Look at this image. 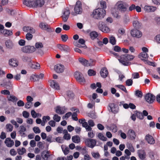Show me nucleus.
Returning a JSON list of instances; mask_svg holds the SVG:
<instances>
[{"mask_svg":"<svg viewBox=\"0 0 160 160\" xmlns=\"http://www.w3.org/2000/svg\"><path fill=\"white\" fill-rule=\"evenodd\" d=\"M99 29L105 33H108L110 32L109 28L102 22H99L98 25Z\"/></svg>","mask_w":160,"mask_h":160,"instance_id":"9d476101","label":"nucleus"},{"mask_svg":"<svg viewBox=\"0 0 160 160\" xmlns=\"http://www.w3.org/2000/svg\"><path fill=\"white\" fill-rule=\"evenodd\" d=\"M79 62L85 66H87L88 61L84 58H81L79 59Z\"/></svg>","mask_w":160,"mask_h":160,"instance_id":"4c0bfd02","label":"nucleus"},{"mask_svg":"<svg viewBox=\"0 0 160 160\" xmlns=\"http://www.w3.org/2000/svg\"><path fill=\"white\" fill-rule=\"evenodd\" d=\"M145 101L148 103L151 104L152 103L155 99V97L152 94L148 93L144 96Z\"/></svg>","mask_w":160,"mask_h":160,"instance_id":"0eeeda50","label":"nucleus"},{"mask_svg":"<svg viewBox=\"0 0 160 160\" xmlns=\"http://www.w3.org/2000/svg\"><path fill=\"white\" fill-rule=\"evenodd\" d=\"M70 13V12L69 10L66 9L63 12V15L62 17L63 21L64 22H66L67 21L68 18Z\"/></svg>","mask_w":160,"mask_h":160,"instance_id":"dca6fc26","label":"nucleus"},{"mask_svg":"<svg viewBox=\"0 0 160 160\" xmlns=\"http://www.w3.org/2000/svg\"><path fill=\"white\" fill-rule=\"evenodd\" d=\"M106 14V11L103 9L98 8L94 10L92 16L93 18L97 19H101L103 18Z\"/></svg>","mask_w":160,"mask_h":160,"instance_id":"7ed1b4c3","label":"nucleus"},{"mask_svg":"<svg viewBox=\"0 0 160 160\" xmlns=\"http://www.w3.org/2000/svg\"><path fill=\"white\" fill-rule=\"evenodd\" d=\"M61 38L62 41L64 42H66L68 39V36L66 34L62 35Z\"/></svg>","mask_w":160,"mask_h":160,"instance_id":"0e129e2a","label":"nucleus"},{"mask_svg":"<svg viewBox=\"0 0 160 160\" xmlns=\"http://www.w3.org/2000/svg\"><path fill=\"white\" fill-rule=\"evenodd\" d=\"M18 61L14 58H11L8 61V64L10 67L13 68L17 67L18 65Z\"/></svg>","mask_w":160,"mask_h":160,"instance_id":"2eb2a0df","label":"nucleus"},{"mask_svg":"<svg viewBox=\"0 0 160 160\" xmlns=\"http://www.w3.org/2000/svg\"><path fill=\"white\" fill-rule=\"evenodd\" d=\"M107 129H110L111 130H114L117 129V127L114 124H112L111 125L110 127L107 126Z\"/></svg>","mask_w":160,"mask_h":160,"instance_id":"13d9d810","label":"nucleus"},{"mask_svg":"<svg viewBox=\"0 0 160 160\" xmlns=\"http://www.w3.org/2000/svg\"><path fill=\"white\" fill-rule=\"evenodd\" d=\"M57 47L61 51L69 52L70 51L69 47L67 45L58 44L57 45Z\"/></svg>","mask_w":160,"mask_h":160,"instance_id":"f3484780","label":"nucleus"},{"mask_svg":"<svg viewBox=\"0 0 160 160\" xmlns=\"http://www.w3.org/2000/svg\"><path fill=\"white\" fill-rule=\"evenodd\" d=\"M31 67L32 68L34 69H39L40 68V64L37 62H34L31 63Z\"/></svg>","mask_w":160,"mask_h":160,"instance_id":"c85d7f7f","label":"nucleus"},{"mask_svg":"<svg viewBox=\"0 0 160 160\" xmlns=\"http://www.w3.org/2000/svg\"><path fill=\"white\" fill-rule=\"evenodd\" d=\"M32 37V35L30 33H27L26 35V38L28 40H31Z\"/></svg>","mask_w":160,"mask_h":160,"instance_id":"4d7b16f0","label":"nucleus"},{"mask_svg":"<svg viewBox=\"0 0 160 160\" xmlns=\"http://www.w3.org/2000/svg\"><path fill=\"white\" fill-rule=\"evenodd\" d=\"M144 10L147 12H151L155 11L157 8L155 7L146 5L144 7Z\"/></svg>","mask_w":160,"mask_h":160,"instance_id":"412c9836","label":"nucleus"},{"mask_svg":"<svg viewBox=\"0 0 160 160\" xmlns=\"http://www.w3.org/2000/svg\"><path fill=\"white\" fill-rule=\"evenodd\" d=\"M44 0H24L23 1V4L24 5L27 7L33 8L41 7L44 4Z\"/></svg>","mask_w":160,"mask_h":160,"instance_id":"f257e3e1","label":"nucleus"},{"mask_svg":"<svg viewBox=\"0 0 160 160\" xmlns=\"http://www.w3.org/2000/svg\"><path fill=\"white\" fill-rule=\"evenodd\" d=\"M145 139L150 144H153L155 143V140L153 137L149 134L146 136Z\"/></svg>","mask_w":160,"mask_h":160,"instance_id":"b1692460","label":"nucleus"},{"mask_svg":"<svg viewBox=\"0 0 160 160\" xmlns=\"http://www.w3.org/2000/svg\"><path fill=\"white\" fill-rule=\"evenodd\" d=\"M138 156L140 159L142 160H144L146 158V153L144 150H139L138 152Z\"/></svg>","mask_w":160,"mask_h":160,"instance_id":"aec40b11","label":"nucleus"},{"mask_svg":"<svg viewBox=\"0 0 160 160\" xmlns=\"http://www.w3.org/2000/svg\"><path fill=\"white\" fill-rule=\"evenodd\" d=\"M88 74L90 76H94L95 75L96 72L93 70L89 69L88 71Z\"/></svg>","mask_w":160,"mask_h":160,"instance_id":"bf43d9fd","label":"nucleus"},{"mask_svg":"<svg viewBox=\"0 0 160 160\" xmlns=\"http://www.w3.org/2000/svg\"><path fill=\"white\" fill-rule=\"evenodd\" d=\"M3 86L5 87V88L7 89H10L12 88V85L11 82L9 80H6L3 83L1 84Z\"/></svg>","mask_w":160,"mask_h":160,"instance_id":"a878e982","label":"nucleus"},{"mask_svg":"<svg viewBox=\"0 0 160 160\" xmlns=\"http://www.w3.org/2000/svg\"><path fill=\"white\" fill-rule=\"evenodd\" d=\"M116 8H117V10H119L122 12H124L127 9V6L122 1H119L115 5V8L112 9V13L114 17H117L118 12L116 10Z\"/></svg>","mask_w":160,"mask_h":160,"instance_id":"f03ea898","label":"nucleus"},{"mask_svg":"<svg viewBox=\"0 0 160 160\" xmlns=\"http://www.w3.org/2000/svg\"><path fill=\"white\" fill-rule=\"evenodd\" d=\"M134 114L136 115L137 117L139 119H143L144 116L142 112L136 111L134 112Z\"/></svg>","mask_w":160,"mask_h":160,"instance_id":"473e14b6","label":"nucleus"},{"mask_svg":"<svg viewBox=\"0 0 160 160\" xmlns=\"http://www.w3.org/2000/svg\"><path fill=\"white\" fill-rule=\"evenodd\" d=\"M82 12V9L81 2L78 1L75 4L74 8L73 11L71 13V14L73 16H76L78 15L81 14Z\"/></svg>","mask_w":160,"mask_h":160,"instance_id":"20e7f679","label":"nucleus"},{"mask_svg":"<svg viewBox=\"0 0 160 160\" xmlns=\"http://www.w3.org/2000/svg\"><path fill=\"white\" fill-rule=\"evenodd\" d=\"M92 157L96 159L99 158L100 156L99 153L98 152H92Z\"/></svg>","mask_w":160,"mask_h":160,"instance_id":"6e6d98bb","label":"nucleus"},{"mask_svg":"<svg viewBox=\"0 0 160 160\" xmlns=\"http://www.w3.org/2000/svg\"><path fill=\"white\" fill-rule=\"evenodd\" d=\"M100 74L102 78H105L108 74V71L106 68H103L101 69Z\"/></svg>","mask_w":160,"mask_h":160,"instance_id":"393cba45","label":"nucleus"},{"mask_svg":"<svg viewBox=\"0 0 160 160\" xmlns=\"http://www.w3.org/2000/svg\"><path fill=\"white\" fill-rule=\"evenodd\" d=\"M123 22L125 24L127 23L129 21V17L127 16H125L123 18Z\"/></svg>","mask_w":160,"mask_h":160,"instance_id":"338daca9","label":"nucleus"},{"mask_svg":"<svg viewBox=\"0 0 160 160\" xmlns=\"http://www.w3.org/2000/svg\"><path fill=\"white\" fill-rule=\"evenodd\" d=\"M127 57V59L128 62L132 60L134 58V56L132 55L129 54H125Z\"/></svg>","mask_w":160,"mask_h":160,"instance_id":"c03bdc74","label":"nucleus"},{"mask_svg":"<svg viewBox=\"0 0 160 160\" xmlns=\"http://www.w3.org/2000/svg\"><path fill=\"white\" fill-rule=\"evenodd\" d=\"M1 33L6 36L12 34V32L11 31L7 29H3Z\"/></svg>","mask_w":160,"mask_h":160,"instance_id":"c756f323","label":"nucleus"},{"mask_svg":"<svg viewBox=\"0 0 160 160\" xmlns=\"http://www.w3.org/2000/svg\"><path fill=\"white\" fill-rule=\"evenodd\" d=\"M109 42L112 45H115L116 43V40L115 37L111 36L109 38Z\"/></svg>","mask_w":160,"mask_h":160,"instance_id":"79ce46f5","label":"nucleus"},{"mask_svg":"<svg viewBox=\"0 0 160 160\" xmlns=\"http://www.w3.org/2000/svg\"><path fill=\"white\" fill-rule=\"evenodd\" d=\"M115 87L120 89L121 90L124 91L126 93L128 92L126 88L122 85H116Z\"/></svg>","mask_w":160,"mask_h":160,"instance_id":"ea45409f","label":"nucleus"},{"mask_svg":"<svg viewBox=\"0 0 160 160\" xmlns=\"http://www.w3.org/2000/svg\"><path fill=\"white\" fill-rule=\"evenodd\" d=\"M90 36L91 38L93 40L97 38L98 34L96 32L93 31L90 33Z\"/></svg>","mask_w":160,"mask_h":160,"instance_id":"58836bf2","label":"nucleus"},{"mask_svg":"<svg viewBox=\"0 0 160 160\" xmlns=\"http://www.w3.org/2000/svg\"><path fill=\"white\" fill-rule=\"evenodd\" d=\"M44 152H42V154H41L42 157L43 158H46V159H47L50 156V155L49 154V152L48 151H47L46 153L45 154L43 157V155L44 154Z\"/></svg>","mask_w":160,"mask_h":160,"instance_id":"de8ad7c7","label":"nucleus"},{"mask_svg":"<svg viewBox=\"0 0 160 160\" xmlns=\"http://www.w3.org/2000/svg\"><path fill=\"white\" fill-rule=\"evenodd\" d=\"M5 143L8 147H12L14 144V142L13 140H12L10 138H8L6 139Z\"/></svg>","mask_w":160,"mask_h":160,"instance_id":"4be33fe9","label":"nucleus"},{"mask_svg":"<svg viewBox=\"0 0 160 160\" xmlns=\"http://www.w3.org/2000/svg\"><path fill=\"white\" fill-rule=\"evenodd\" d=\"M82 126L88 130H90L92 129L88 125V123L86 122H84L82 124Z\"/></svg>","mask_w":160,"mask_h":160,"instance_id":"49530a36","label":"nucleus"},{"mask_svg":"<svg viewBox=\"0 0 160 160\" xmlns=\"http://www.w3.org/2000/svg\"><path fill=\"white\" fill-rule=\"evenodd\" d=\"M21 50L23 52L30 53L35 52L36 51V49L34 46L28 45L23 47Z\"/></svg>","mask_w":160,"mask_h":160,"instance_id":"39448f33","label":"nucleus"},{"mask_svg":"<svg viewBox=\"0 0 160 160\" xmlns=\"http://www.w3.org/2000/svg\"><path fill=\"white\" fill-rule=\"evenodd\" d=\"M72 140L73 142L75 143H78L80 142V138L78 135L72 136Z\"/></svg>","mask_w":160,"mask_h":160,"instance_id":"2f4dec72","label":"nucleus"},{"mask_svg":"<svg viewBox=\"0 0 160 160\" xmlns=\"http://www.w3.org/2000/svg\"><path fill=\"white\" fill-rule=\"evenodd\" d=\"M133 25L134 27L140 28L142 26V23L138 20H135L133 22Z\"/></svg>","mask_w":160,"mask_h":160,"instance_id":"cd10ccee","label":"nucleus"},{"mask_svg":"<svg viewBox=\"0 0 160 160\" xmlns=\"http://www.w3.org/2000/svg\"><path fill=\"white\" fill-rule=\"evenodd\" d=\"M133 82L132 80L128 79L126 82V85L128 86H130L132 85Z\"/></svg>","mask_w":160,"mask_h":160,"instance_id":"69168bd1","label":"nucleus"},{"mask_svg":"<svg viewBox=\"0 0 160 160\" xmlns=\"http://www.w3.org/2000/svg\"><path fill=\"white\" fill-rule=\"evenodd\" d=\"M78 111L79 112L78 110V109H77V110L76 111V112L73 113L72 116V119L76 121L78 120V118L77 117V112Z\"/></svg>","mask_w":160,"mask_h":160,"instance_id":"603ef678","label":"nucleus"},{"mask_svg":"<svg viewBox=\"0 0 160 160\" xmlns=\"http://www.w3.org/2000/svg\"><path fill=\"white\" fill-rule=\"evenodd\" d=\"M30 78L31 80L34 82L38 81L39 80L38 75L35 74L32 75Z\"/></svg>","mask_w":160,"mask_h":160,"instance_id":"72a5a7b5","label":"nucleus"},{"mask_svg":"<svg viewBox=\"0 0 160 160\" xmlns=\"http://www.w3.org/2000/svg\"><path fill=\"white\" fill-rule=\"evenodd\" d=\"M55 110L56 112L58 114H62L64 113V112L62 111V108L60 106H57L55 108Z\"/></svg>","mask_w":160,"mask_h":160,"instance_id":"c9c22d12","label":"nucleus"},{"mask_svg":"<svg viewBox=\"0 0 160 160\" xmlns=\"http://www.w3.org/2000/svg\"><path fill=\"white\" fill-rule=\"evenodd\" d=\"M128 133L131 140L135 139L136 135L134 131H128Z\"/></svg>","mask_w":160,"mask_h":160,"instance_id":"7c9ffc66","label":"nucleus"},{"mask_svg":"<svg viewBox=\"0 0 160 160\" xmlns=\"http://www.w3.org/2000/svg\"><path fill=\"white\" fill-rule=\"evenodd\" d=\"M50 86L53 88L57 90L59 89V86L58 83L55 81H52L50 82Z\"/></svg>","mask_w":160,"mask_h":160,"instance_id":"bb28decb","label":"nucleus"},{"mask_svg":"<svg viewBox=\"0 0 160 160\" xmlns=\"http://www.w3.org/2000/svg\"><path fill=\"white\" fill-rule=\"evenodd\" d=\"M132 76L134 79L138 78L140 77L139 74L138 72L133 73Z\"/></svg>","mask_w":160,"mask_h":160,"instance_id":"e2e57ef3","label":"nucleus"},{"mask_svg":"<svg viewBox=\"0 0 160 160\" xmlns=\"http://www.w3.org/2000/svg\"><path fill=\"white\" fill-rule=\"evenodd\" d=\"M61 148L65 155H67L69 153V149L68 147H66L64 149L62 146Z\"/></svg>","mask_w":160,"mask_h":160,"instance_id":"8fccbe9b","label":"nucleus"},{"mask_svg":"<svg viewBox=\"0 0 160 160\" xmlns=\"http://www.w3.org/2000/svg\"><path fill=\"white\" fill-rule=\"evenodd\" d=\"M5 44L6 48L9 50L12 49L14 47V44L10 40H6L5 42Z\"/></svg>","mask_w":160,"mask_h":160,"instance_id":"6ab92c4d","label":"nucleus"},{"mask_svg":"<svg viewBox=\"0 0 160 160\" xmlns=\"http://www.w3.org/2000/svg\"><path fill=\"white\" fill-rule=\"evenodd\" d=\"M74 76L77 80L81 84L85 82V79L84 78L83 75L80 72H76L74 73Z\"/></svg>","mask_w":160,"mask_h":160,"instance_id":"423d86ee","label":"nucleus"},{"mask_svg":"<svg viewBox=\"0 0 160 160\" xmlns=\"http://www.w3.org/2000/svg\"><path fill=\"white\" fill-rule=\"evenodd\" d=\"M1 93L4 95H9L10 94V92L8 90L6 89L1 91Z\"/></svg>","mask_w":160,"mask_h":160,"instance_id":"774afa93","label":"nucleus"},{"mask_svg":"<svg viewBox=\"0 0 160 160\" xmlns=\"http://www.w3.org/2000/svg\"><path fill=\"white\" fill-rule=\"evenodd\" d=\"M6 128L8 130H12L13 128V126L10 123H8L6 125Z\"/></svg>","mask_w":160,"mask_h":160,"instance_id":"052dcab7","label":"nucleus"},{"mask_svg":"<svg viewBox=\"0 0 160 160\" xmlns=\"http://www.w3.org/2000/svg\"><path fill=\"white\" fill-rule=\"evenodd\" d=\"M135 95L139 98H141L142 96V92L138 90H137L136 91Z\"/></svg>","mask_w":160,"mask_h":160,"instance_id":"3c124183","label":"nucleus"},{"mask_svg":"<svg viewBox=\"0 0 160 160\" xmlns=\"http://www.w3.org/2000/svg\"><path fill=\"white\" fill-rule=\"evenodd\" d=\"M131 34L132 37L137 38H140L142 36V32L136 29L132 30Z\"/></svg>","mask_w":160,"mask_h":160,"instance_id":"9b49d317","label":"nucleus"},{"mask_svg":"<svg viewBox=\"0 0 160 160\" xmlns=\"http://www.w3.org/2000/svg\"><path fill=\"white\" fill-rule=\"evenodd\" d=\"M95 61L92 59H90L89 61H88L87 66H92L95 65Z\"/></svg>","mask_w":160,"mask_h":160,"instance_id":"5fc2aeb1","label":"nucleus"},{"mask_svg":"<svg viewBox=\"0 0 160 160\" xmlns=\"http://www.w3.org/2000/svg\"><path fill=\"white\" fill-rule=\"evenodd\" d=\"M64 66L63 65L58 64L54 66V69L58 73L62 72L64 70Z\"/></svg>","mask_w":160,"mask_h":160,"instance_id":"f8f14e48","label":"nucleus"},{"mask_svg":"<svg viewBox=\"0 0 160 160\" xmlns=\"http://www.w3.org/2000/svg\"><path fill=\"white\" fill-rule=\"evenodd\" d=\"M53 119L57 122H59L61 119V117L59 116L58 115L55 114L54 115L53 117Z\"/></svg>","mask_w":160,"mask_h":160,"instance_id":"a18cd8bd","label":"nucleus"},{"mask_svg":"<svg viewBox=\"0 0 160 160\" xmlns=\"http://www.w3.org/2000/svg\"><path fill=\"white\" fill-rule=\"evenodd\" d=\"M8 100L13 102H16L18 100L17 98L14 95H10L8 97Z\"/></svg>","mask_w":160,"mask_h":160,"instance_id":"f704fd0d","label":"nucleus"},{"mask_svg":"<svg viewBox=\"0 0 160 160\" xmlns=\"http://www.w3.org/2000/svg\"><path fill=\"white\" fill-rule=\"evenodd\" d=\"M50 119V118L49 116H44L42 117V121L46 122H47V120L48 121Z\"/></svg>","mask_w":160,"mask_h":160,"instance_id":"680f3d73","label":"nucleus"},{"mask_svg":"<svg viewBox=\"0 0 160 160\" xmlns=\"http://www.w3.org/2000/svg\"><path fill=\"white\" fill-rule=\"evenodd\" d=\"M35 49H38L42 48L43 47V45L42 43L40 42H36L35 44Z\"/></svg>","mask_w":160,"mask_h":160,"instance_id":"a19ab883","label":"nucleus"},{"mask_svg":"<svg viewBox=\"0 0 160 160\" xmlns=\"http://www.w3.org/2000/svg\"><path fill=\"white\" fill-rule=\"evenodd\" d=\"M23 30L26 32H29L31 33H34L35 32V30L32 27L26 26L23 28Z\"/></svg>","mask_w":160,"mask_h":160,"instance_id":"5701e85b","label":"nucleus"},{"mask_svg":"<svg viewBox=\"0 0 160 160\" xmlns=\"http://www.w3.org/2000/svg\"><path fill=\"white\" fill-rule=\"evenodd\" d=\"M39 27L41 29L44 30H47V31L48 32H52L51 28L46 23L41 22L39 24Z\"/></svg>","mask_w":160,"mask_h":160,"instance_id":"ddd939ff","label":"nucleus"},{"mask_svg":"<svg viewBox=\"0 0 160 160\" xmlns=\"http://www.w3.org/2000/svg\"><path fill=\"white\" fill-rule=\"evenodd\" d=\"M85 143L87 146L93 148L96 145V142L95 139L87 138L85 140Z\"/></svg>","mask_w":160,"mask_h":160,"instance_id":"1a4fd4ad","label":"nucleus"},{"mask_svg":"<svg viewBox=\"0 0 160 160\" xmlns=\"http://www.w3.org/2000/svg\"><path fill=\"white\" fill-rule=\"evenodd\" d=\"M98 137L100 140L103 141H105L107 140V138L104 137V136L102 133H99L98 135Z\"/></svg>","mask_w":160,"mask_h":160,"instance_id":"37998d69","label":"nucleus"},{"mask_svg":"<svg viewBox=\"0 0 160 160\" xmlns=\"http://www.w3.org/2000/svg\"><path fill=\"white\" fill-rule=\"evenodd\" d=\"M100 3L101 7L102 8V9H103L104 10V9L106 8V4L105 1H102L100 2Z\"/></svg>","mask_w":160,"mask_h":160,"instance_id":"09e8293b","label":"nucleus"},{"mask_svg":"<svg viewBox=\"0 0 160 160\" xmlns=\"http://www.w3.org/2000/svg\"><path fill=\"white\" fill-rule=\"evenodd\" d=\"M119 62L122 65L125 66H128L131 64V63L128 62L127 59L125 54H123L118 58Z\"/></svg>","mask_w":160,"mask_h":160,"instance_id":"6e6552de","label":"nucleus"},{"mask_svg":"<svg viewBox=\"0 0 160 160\" xmlns=\"http://www.w3.org/2000/svg\"><path fill=\"white\" fill-rule=\"evenodd\" d=\"M18 153L20 155H22L26 152V150L24 148H19L17 149Z\"/></svg>","mask_w":160,"mask_h":160,"instance_id":"e433bc0d","label":"nucleus"},{"mask_svg":"<svg viewBox=\"0 0 160 160\" xmlns=\"http://www.w3.org/2000/svg\"><path fill=\"white\" fill-rule=\"evenodd\" d=\"M58 133H63L64 134L63 138L67 140L70 139L71 136L70 134L68 133V131H57ZM72 131H68L69 132H71Z\"/></svg>","mask_w":160,"mask_h":160,"instance_id":"4468645a","label":"nucleus"},{"mask_svg":"<svg viewBox=\"0 0 160 160\" xmlns=\"http://www.w3.org/2000/svg\"><path fill=\"white\" fill-rule=\"evenodd\" d=\"M138 57L142 61H146L148 60V55L147 53L142 52L138 55Z\"/></svg>","mask_w":160,"mask_h":160,"instance_id":"a211bd4d","label":"nucleus"},{"mask_svg":"<svg viewBox=\"0 0 160 160\" xmlns=\"http://www.w3.org/2000/svg\"><path fill=\"white\" fill-rule=\"evenodd\" d=\"M67 95L70 98H72L74 97V93L71 91H68L67 92Z\"/></svg>","mask_w":160,"mask_h":160,"instance_id":"864d4df0","label":"nucleus"}]
</instances>
